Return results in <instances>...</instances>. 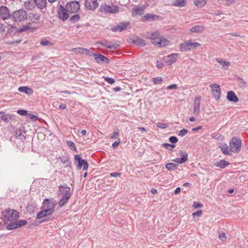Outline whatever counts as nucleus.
Returning a JSON list of instances; mask_svg holds the SVG:
<instances>
[{
    "label": "nucleus",
    "mask_w": 248,
    "mask_h": 248,
    "mask_svg": "<svg viewBox=\"0 0 248 248\" xmlns=\"http://www.w3.org/2000/svg\"><path fill=\"white\" fill-rule=\"evenodd\" d=\"M1 219L4 224L16 220L19 218V213L16 210L6 209L1 212Z\"/></svg>",
    "instance_id": "obj_1"
},
{
    "label": "nucleus",
    "mask_w": 248,
    "mask_h": 248,
    "mask_svg": "<svg viewBox=\"0 0 248 248\" xmlns=\"http://www.w3.org/2000/svg\"><path fill=\"white\" fill-rule=\"evenodd\" d=\"M11 20L15 23H22L27 19L28 15L26 11L21 8L16 10L11 13Z\"/></svg>",
    "instance_id": "obj_2"
},
{
    "label": "nucleus",
    "mask_w": 248,
    "mask_h": 248,
    "mask_svg": "<svg viewBox=\"0 0 248 248\" xmlns=\"http://www.w3.org/2000/svg\"><path fill=\"white\" fill-rule=\"evenodd\" d=\"M56 201L53 198H47L44 200L41 209H45L50 214H52L54 212V208L57 205Z\"/></svg>",
    "instance_id": "obj_3"
},
{
    "label": "nucleus",
    "mask_w": 248,
    "mask_h": 248,
    "mask_svg": "<svg viewBox=\"0 0 248 248\" xmlns=\"http://www.w3.org/2000/svg\"><path fill=\"white\" fill-rule=\"evenodd\" d=\"M242 141L237 137H232L230 140L229 146L231 152L238 153L241 151Z\"/></svg>",
    "instance_id": "obj_4"
},
{
    "label": "nucleus",
    "mask_w": 248,
    "mask_h": 248,
    "mask_svg": "<svg viewBox=\"0 0 248 248\" xmlns=\"http://www.w3.org/2000/svg\"><path fill=\"white\" fill-rule=\"evenodd\" d=\"M74 163L76 165L77 170H80L83 168V170H87L89 168L87 161L83 159L79 155L76 154L74 156Z\"/></svg>",
    "instance_id": "obj_5"
},
{
    "label": "nucleus",
    "mask_w": 248,
    "mask_h": 248,
    "mask_svg": "<svg viewBox=\"0 0 248 248\" xmlns=\"http://www.w3.org/2000/svg\"><path fill=\"white\" fill-rule=\"evenodd\" d=\"M201 46V44L197 42H191V40L186 41L180 45V50L181 52L188 51L192 48H196Z\"/></svg>",
    "instance_id": "obj_6"
},
{
    "label": "nucleus",
    "mask_w": 248,
    "mask_h": 248,
    "mask_svg": "<svg viewBox=\"0 0 248 248\" xmlns=\"http://www.w3.org/2000/svg\"><path fill=\"white\" fill-rule=\"evenodd\" d=\"M119 7L117 5H113L112 6L108 5L106 3H103L100 5L99 11L101 13L110 14H116L119 12Z\"/></svg>",
    "instance_id": "obj_7"
},
{
    "label": "nucleus",
    "mask_w": 248,
    "mask_h": 248,
    "mask_svg": "<svg viewBox=\"0 0 248 248\" xmlns=\"http://www.w3.org/2000/svg\"><path fill=\"white\" fill-rule=\"evenodd\" d=\"M58 193L59 195H62V197L67 196L70 198L71 196L70 187L66 184H63L59 186Z\"/></svg>",
    "instance_id": "obj_8"
},
{
    "label": "nucleus",
    "mask_w": 248,
    "mask_h": 248,
    "mask_svg": "<svg viewBox=\"0 0 248 248\" xmlns=\"http://www.w3.org/2000/svg\"><path fill=\"white\" fill-rule=\"evenodd\" d=\"M68 10L65 8L62 5H60L58 7V16L60 19L62 21H65L69 17Z\"/></svg>",
    "instance_id": "obj_9"
},
{
    "label": "nucleus",
    "mask_w": 248,
    "mask_h": 248,
    "mask_svg": "<svg viewBox=\"0 0 248 248\" xmlns=\"http://www.w3.org/2000/svg\"><path fill=\"white\" fill-rule=\"evenodd\" d=\"M66 8L71 13H76L80 9V4L78 1H72L68 2L66 5Z\"/></svg>",
    "instance_id": "obj_10"
},
{
    "label": "nucleus",
    "mask_w": 248,
    "mask_h": 248,
    "mask_svg": "<svg viewBox=\"0 0 248 248\" xmlns=\"http://www.w3.org/2000/svg\"><path fill=\"white\" fill-rule=\"evenodd\" d=\"M41 210L38 212L36 216V218L38 219H41L39 221V223H42L43 222H47L49 220V219L47 217L51 214H50L45 209L43 208Z\"/></svg>",
    "instance_id": "obj_11"
},
{
    "label": "nucleus",
    "mask_w": 248,
    "mask_h": 248,
    "mask_svg": "<svg viewBox=\"0 0 248 248\" xmlns=\"http://www.w3.org/2000/svg\"><path fill=\"white\" fill-rule=\"evenodd\" d=\"M129 21L121 22L117 25L114 26L111 28V31L113 32H122L126 30L130 26Z\"/></svg>",
    "instance_id": "obj_12"
},
{
    "label": "nucleus",
    "mask_w": 248,
    "mask_h": 248,
    "mask_svg": "<svg viewBox=\"0 0 248 248\" xmlns=\"http://www.w3.org/2000/svg\"><path fill=\"white\" fill-rule=\"evenodd\" d=\"M210 87L211 88L214 97L217 100H218L220 99L221 94V90L219 85L216 83H212L210 85Z\"/></svg>",
    "instance_id": "obj_13"
},
{
    "label": "nucleus",
    "mask_w": 248,
    "mask_h": 248,
    "mask_svg": "<svg viewBox=\"0 0 248 248\" xmlns=\"http://www.w3.org/2000/svg\"><path fill=\"white\" fill-rule=\"evenodd\" d=\"M57 160H59L63 164L65 168H71L72 162L70 160V157L67 153H65L64 155H60L57 157Z\"/></svg>",
    "instance_id": "obj_14"
},
{
    "label": "nucleus",
    "mask_w": 248,
    "mask_h": 248,
    "mask_svg": "<svg viewBox=\"0 0 248 248\" xmlns=\"http://www.w3.org/2000/svg\"><path fill=\"white\" fill-rule=\"evenodd\" d=\"M11 15L10 10L9 8L5 6H1L0 7V18L3 20L8 19H11Z\"/></svg>",
    "instance_id": "obj_15"
},
{
    "label": "nucleus",
    "mask_w": 248,
    "mask_h": 248,
    "mask_svg": "<svg viewBox=\"0 0 248 248\" xmlns=\"http://www.w3.org/2000/svg\"><path fill=\"white\" fill-rule=\"evenodd\" d=\"M160 17L157 16L156 15L154 14H146L144 16H143L141 20L143 22H151L158 20Z\"/></svg>",
    "instance_id": "obj_16"
},
{
    "label": "nucleus",
    "mask_w": 248,
    "mask_h": 248,
    "mask_svg": "<svg viewBox=\"0 0 248 248\" xmlns=\"http://www.w3.org/2000/svg\"><path fill=\"white\" fill-rule=\"evenodd\" d=\"M98 44L101 45L103 46H106L109 49H117L119 47L120 45L116 42L112 43L111 42L107 41L104 43L101 41H97L95 43V45L97 46Z\"/></svg>",
    "instance_id": "obj_17"
},
{
    "label": "nucleus",
    "mask_w": 248,
    "mask_h": 248,
    "mask_svg": "<svg viewBox=\"0 0 248 248\" xmlns=\"http://www.w3.org/2000/svg\"><path fill=\"white\" fill-rule=\"evenodd\" d=\"M94 60L98 63L108 64L110 62V60L100 53L94 54Z\"/></svg>",
    "instance_id": "obj_18"
},
{
    "label": "nucleus",
    "mask_w": 248,
    "mask_h": 248,
    "mask_svg": "<svg viewBox=\"0 0 248 248\" xmlns=\"http://www.w3.org/2000/svg\"><path fill=\"white\" fill-rule=\"evenodd\" d=\"M179 152V154H180L181 157L180 158H176L172 161L178 164H183L187 161L188 154L185 151L183 152L182 150H180Z\"/></svg>",
    "instance_id": "obj_19"
},
{
    "label": "nucleus",
    "mask_w": 248,
    "mask_h": 248,
    "mask_svg": "<svg viewBox=\"0 0 248 248\" xmlns=\"http://www.w3.org/2000/svg\"><path fill=\"white\" fill-rule=\"evenodd\" d=\"M201 96H197L195 98L194 101V109L193 114L196 116H198L200 112Z\"/></svg>",
    "instance_id": "obj_20"
},
{
    "label": "nucleus",
    "mask_w": 248,
    "mask_h": 248,
    "mask_svg": "<svg viewBox=\"0 0 248 248\" xmlns=\"http://www.w3.org/2000/svg\"><path fill=\"white\" fill-rule=\"evenodd\" d=\"M98 6L97 0H85V6L90 10H95Z\"/></svg>",
    "instance_id": "obj_21"
},
{
    "label": "nucleus",
    "mask_w": 248,
    "mask_h": 248,
    "mask_svg": "<svg viewBox=\"0 0 248 248\" xmlns=\"http://www.w3.org/2000/svg\"><path fill=\"white\" fill-rule=\"evenodd\" d=\"M179 55L178 53H172L166 57H164V60L168 58V59L165 61V62L169 65H170L174 63L177 60V57Z\"/></svg>",
    "instance_id": "obj_22"
},
{
    "label": "nucleus",
    "mask_w": 248,
    "mask_h": 248,
    "mask_svg": "<svg viewBox=\"0 0 248 248\" xmlns=\"http://www.w3.org/2000/svg\"><path fill=\"white\" fill-rule=\"evenodd\" d=\"M152 43L160 47H165L169 45L170 41L163 37H161L157 41H152Z\"/></svg>",
    "instance_id": "obj_23"
},
{
    "label": "nucleus",
    "mask_w": 248,
    "mask_h": 248,
    "mask_svg": "<svg viewBox=\"0 0 248 248\" xmlns=\"http://www.w3.org/2000/svg\"><path fill=\"white\" fill-rule=\"evenodd\" d=\"M145 9V6L142 5L141 7H136L134 8L132 11V16L134 17L138 15H142L144 14Z\"/></svg>",
    "instance_id": "obj_24"
},
{
    "label": "nucleus",
    "mask_w": 248,
    "mask_h": 248,
    "mask_svg": "<svg viewBox=\"0 0 248 248\" xmlns=\"http://www.w3.org/2000/svg\"><path fill=\"white\" fill-rule=\"evenodd\" d=\"M226 98L229 101L233 103H236L239 101L238 98L234 92L232 91H228L227 93Z\"/></svg>",
    "instance_id": "obj_25"
},
{
    "label": "nucleus",
    "mask_w": 248,
    "mask_h": 248,
    "mask_svg": "<svg viewBox=\"0 0 248 248\" xmlns=\"http://www.w3.org/2000/svg\"><path fill=\"white\" fill-rule=\"evenodd\" d=\"M26 132L24 130L20 129L16 130L14 134V137L15 139H18L23 141L25 140L26 137L25 134Z\"/></svg>",
    "instance_id": "obj_26"
},
{
    "label": "nucleus",
    "mask_w": 248,
    "mask_h": 248,
    "mask_svg": "<svg viewBox=\"0 0 248 248\" xmlns=\"http://www.w3.org/2000/svg\"><path fill=\"white\" fill-rule=\"evenodd\" d=\"M230 163L224 159L219 160L218 161L214 163V165L216 167H219L220 169H224L228 166Z\"/></svg>",
    "instance_id": "obj_27"
},
{
    "label": "nucleus",
    "mask_w": 248,
    "mask_h": 248,
    "mask_svg": "<svg viewBox=\"0 0 248 248\" xmlns=\"http://www.w3.org/2000/svg\"><path fill=\"white\" fill-rule=\"evenodd\" d=\"M19 92L23 93L28 95H31L33 93V90L28 86H21L18 89Z\"/></svg>",
    "instance_id": "obj_28"
},
{
    "label": "nucleus",
    "mask_w": 248,
    "mask_h": 248,
    "mask_svg": "<svg viewBox=\"0 0 248 248\" xmlns=\"http://www.w3.org/2000/svg\"><path fill=\"white\" fill-rule=\"evenodd\" d=\"M36 6L40 9L45 8L46 6V0H33Z\"/></svg>",
    "instance_id": "obj_29"
},
{
    "label": "nucleus",
    "mask_w": 248,
    "mask_h": 248,
    "mask_svg": "<svg viewBox=\"0 0 248 248\" xmlns=\"http://www.w3.org/2000/svg\"><path fill=\"white\" fill-rule=\"evenodd\" d=\"M132 43L134 45L141 46H144L146 45L145 40L138 37H137L135 39L132 40Z\"/></svg>",
    "instance_id": "obj_30"
},
{
    "label": "nucleus",
    "mask_w": 248,
    "mask_h": 248,
    "mask_svg": "<svg viewBox=\"0 0 248 248\" xmlns=\"http://www.w3.org/2000/svg\"><path fill=\"white\" fill-rule=\"evenodd\" d=\"M219 148H220L221 151L222 152V153L225 155H231V152L230 150H229L228 147L226 143H223L221 144V145L219 146Z\"/></svg>",
    "instance_id": "obj_31"
},
{
    "label": "nucleus",
    "mask_w": 248,
    "mask_h": 248,
    "mask_svg": "<svg viewBox=\"0 0 248 248\" xmlns=\"http://www.w3.org/2000/svg\"><path fill=\"white\" fill-rule=\"evenodd\" d=\"M33 2L34 1L33 0H28L24 2V6L27 10H32L34 8Z\"/></svg>",
    "instance_id": "obj_32"
},
{
    "label": "nucleus",
    "mask_w": 248,
    "mask_h": 248,
    "mask_svg": "<svg viewBox=\"0 0 248 248\" xmlns=\"http://www.w3.org/2000/svg\"><path fill=\"white\" fill-rule=\"evenodd\" d=\"M15 115L14 114L9 115V114H3L0 116V118L1 120L8 123L10 122V120L14 119Z\"/></svg>",
    "instance_id": "obj_33"
},
{
    "label": "nucleus",
    "mask_w": 248,
    "mask_h": 248,
    "mask_svg": "<svg viewBox=\"0 0 248 248\" xmlns=\"http://www.w3.org/2000/svg\"><path fill=\"white\" fill-rule=\"evenodd\" d=\"M204 28L202 26L196 25L193 27L190 31L192 32L201 33L203 31Z\"/></svg>",
    "instance_id": "obj_34"
},
{
    "label": "nucleus",
    "mask_w": 248,
    "mask_h": 248,
    "mask_svg": "<svg viewBox=\"0 0 248 248\" xmlns=\"http://www.w3.org/2000/svg\"><path fill=\"white\" fill-rule=\"evenodd\" d=\"M186 3V0H176L172 3V5L174 6L182 7L185 6Z\"/></svg>",
    "instance_id": "obj_35"
},
{
    "label": "nucleus",
    "mask_w": 248,
    "mask_h": 248,
    "mask_svg": "<svg viewBox=\"0 0 248 248\" xmlns=\"http://www.w3.org/2000/svg\"><path fill=\"white\" fill-rule=\"evenodd\" d=\"M159 37V32L158 31H156L151 33L149 38L152 40L153 41H157Z\"/></svg>",
    "instance_id": "obj_36"
},
{
    "label": "nucleus",
    "mask_w": 248,
    "mask_h": 248,
    "mask_svg": "<svg viewBox=\"0 0 248 248\" xmlns=\"http://www.w3.org/2000/svg\"><path fill=\"white\" fill-rule=\"evenodd\" d=\"M177 164L173 163H168L166 165V168L169 170H174L177 169Z\"/></svg>",
    "instance_id": "obj_37"
},
{
    "label": "nucleus",
    "mask_w": 248,
    "mask_h": 248,
    "mask_svg": "<svg viewBox=\"0 0 248 248\" xmlns=\"http://www.w3.org/2000/svg\"><path fill=\"white\" fill-rule=\"evenodd\" d=\"M70 198H68V197L66 196L65 197H62V198L58 202L59 206L60 207H63L68 201Z\"/></svg>",
    "instance_id": "obj_38"
},
{
    "label": "nucleus",
    "mask_w": 248,
    "mask_h": 248,
    "mask_svg": "<svg viewBox=\"0 0 248 248\" xmlns=\"http://www.w3.org/2000/svg\"><path fill=\"white\" fill-rule=\"evenodd\" d=\"M206 2V0H194V4L199 7L204 6Z\"/></svg>",
    "instance_id": "obj_39"
},
{
    "label": "nucleus",
    "mask_w": 248,
    "mask_h": 248,
    "mask_svg": "<svg viewBox=\"0 0 248 248\" xmlns=\"http://www.w3.org/2000/svg\"><path fill=\"white\" fill-rule=\"evenodd\" d=\"M6 228L8 230H12L16 229H17V227L16 224V220L11 222L10 223L8 224Z\"/></svg>",
    "instance_id": "obj_40"
},
{
    "label": "nucleus",
    "mask_w": 248,
    "mask_h": 248,
    "mask_svg": "<svg viewBox=\"0 0 248 248\" xmlns=\"http://www.w3.org/2000/svg\"><path fill=\"white\" fill-rule=\"evenodd\" d=\"M161 146L165 149L172 151L173 149L175 147V144H171L169 143H164L161 145Z\"/></svg>",
    "instance_id": "obj_41"
},
{
    "label": "nucleus",
    "mask_w": 248,
    "mask_h": 248,
    "mask_svg": "<svg viewBox=\"0 0 248 248\" xmlns=\"http://www.w3.org/2000/svg\"><path fill=\"white\" fill-rule=\"evenodd\" d=\"M66 143H67V145L69 147H70V148L73 150L74 151V152H78V150H77V148L76 146V145L75 144L72 142V141L71 140H67L66 141Z\"/></svg>",
    "instance_id": "obj_42"
},
{
    "label": "nucleus",
    "mask_w": 248,
    "mask_h": 248,
    "mask_svg": "<svg viewBox=\"0 0 248 248\" xmlns=\"http://www.w3.org/2000/svg\"><path fill=\"white\" fill-rule=\"evenodd\" d=\"M29 29H30V26L29 25H24L22 26L19 29L17 28L16 31L18 33H21L28 31Z\"/></svg>",
    "instance_id": "obj_43"
},
{
    "label": "nucleus",
    "mask_w": 248,
    "mask_h": 248,
    "mask_svg": "<svg viewBox=\"0 0 248 248\" xmlns=\"http://www.w3.org/2000/svg\"><path fill=\"white\" fill-rule=\"evenodd\" d=\"M80 19V16L78 14H75V15H74L73 16H72L69 21V22H71V23H75L77 21H78Z\"/></svg>",
    "instance_id": "obj_44"
},
{
    "label": "nucleus",
    "mask_w": 248,
    "mask_h": 248,
    "mask_svg": "<svg viewBox=\"0 0 248 248\" xmlns=\"http://www.w3.org/2000/svg\"><path fill=\"white\" fill-rule=\"evenodd\" d=\"M74 51L76 53H79L81 54H85V50H86V48H82V47H78L74 48Z\"/></svg>",
    "instance_id": "obj_45"
},
{
    "label": "nucleus",
    "mask_w": 248,
    "mask_h": 248,
    "mask_svg": "<svg viewBox=\"0 0 248 248\" xmlns=\"http://www.w3.org/2000/svg\"><path fill=\"white\" fill-rule=\"evenodd\" d=\"M16 224L17 228H19L23 226H24L27 224V221L26 220H19L18 221L16 220Z\"/></svg>",
    "instance_id": "obj_46"
},
{
    "label": "nucleus",
    "mask_w": 248,
    "mask_h": 248,
    "mask_svg": "<svg viewBox=\"0 0 248 248\" xmlns=\"http://www.w3.org/2000/svg\"><path fill=\"white\" fill-rule=\"evenodd\" d=\"M156 126L157 127L161 128V129H166L167 128L169 125L167 124L161 123V122H158L156 124Z\"/></svg>",
    "instance_id": "obj_47"
},
{
    "label": "nucleus",
    "mask_w": 248,
    "mask_h": 248,
    "mask_svg": "<svg viewBox=\"0 0 248 248\" xmlns=\"http://www.w3.org/2000/svg\"><path fill=\"white\" fill-rule=\"evenodd\" d=\"M169 141L171 144H175L178 142V139L176 136H171L169 138Z\"/></svg>",
    "instance_id": "obj_48"
},
{
    "label": "nucleus",
    "mask_w": 248,
    "mask_h": 248,
    "mask_svg": "<svg viewBox=\"0 0 248 248\" xmlns=\"http://www.w3.org/2000/svg\"><path fill=\"white\" fill-rule=\"evenodd\" d=\"M104 80L106 82H108L110 84H112L115 83V80L114 78L110 77H105Z\"/></svg>",
    "instance_id": "obj_49"
},
{
    "label": "nucleus",
    "mask_w": 248,
    "mask_h": 248,
    "mask_svg": "<svg viewBox=\"0 0 248 248\" xmlns=\"http://www.w3.org/2000/svg\"><path fill=\"white\" fill-rule=\"evenodd\" d=\"M153 81L155 84H160L162 81V78L161 77H157L154 78Z\"/></svg>",
    "instance_id": "obj_50"
},
{
    "label": "nucleus",
    "mask_w": 248,
    "mask_h": 248,
    "mask_svg": "<svg viewBox=\"0 0 248 248\" xmlns=\"http://www.w3.org/2000/svg\"><path fill=\"white\" fill-rule=\"evenodd\" d=\"M187 132L188 130L184 128L179 132L178 135L180 137H184L187 133Z\"/></svg>",
    "instance_id": "obj_51"
},
{
    "label": "nucleus",
    "mask_w": 248,
    "mask_h": 248,
    "mask_svg": "<svg viewBox=\"0 0 248 248\" xmlns=\"http://www.w3.org/2000/svg\"><path fill=\"white\" fill-rule=\"evenodd\" d=\"M119 135V130L118 128L115 129L114 132L110 136V138L112 139H116V137Z\"/></svg>",
    "instance_id": "obj_52"
},
{
    "label": "nucleus",
    "mask_w": 248,
    "mask_h": 248,
    "mask_svg": "<svg viewBox=\"0 0 248 248\" xmlns=\"http://www.w3.org/2000/svg\"><path fill=\"white\" fill-rule=\"evenodd\" d=\"M17 113L21 116H26L28 114L27 110L25 109H18L17 111Z\"/></svg>",
    "instance_id": "obj_53"
},
{
    "label": "nucleus",
    "mask_w": 248,
    "mask_h": 248,
    "mask_svg": "<svg viewBox=\"0 0 248 248\" xmlns=\"http://www.w3.org/2000/svg\"><path fill=\"white\" fill-rule=\"evenodd\" d=\"M27 115H28L29 116L28 118L32 120V121H35L38 120V116L36 115H34L31 113H28Z\"/></svg>",
    "instance_id": "obj_54"
},
{
    "label": "nucleus",
    "mask_w": 248,
    "mask_h": 248,
    "mask_svg": "<svg viewBox=\"0 0 248 248\" xmlns=\"http://www.w3.org/2000/svg\"><path fill=\"white\" fill-rule=\"evenodd\" d=\"M193 206L195 209L201 208L203 206L202 204L198 202H194L193 203Z\"/></svg>",
    "instance_id": "obj_55"
},
{
    "label": "nucleus",
    "mask_w": 248,
    "mask_h": 248,
    "mask_svg": "<svg viewBox=\"0 0 248 248\" xmlns=\"http://www.w3.org/2000/svg\"><path fill=\"white\" fill-rule=\"evenodd\" d=\"M51 43L50 41H49L48 40H42L40 42L41 45L43 46H49V45L51 44Z\"/></svg>",
    "instance_id": "obj_56"
},
{
    "label": "nucleus",
    "mask_w": 248,
    "mask_h": 248,
    "mask_svg": "<svg viewBox=\"0 0 248 248\" xmlns=\"http://www.w3.org/2000/svg\"><path fill=\"white\" fill-rule=\"evenodd\" d=\"M167 89L168 90H176L178 89V86L176 84H172L167 86Z\"/></svg>",
    "instance_id": "obj_57"
},
{
    "label": "nucleus",
    "mask_w": 248,
    "mask_h": 248,
    "mask_svg": "<svg viewBox=\"0 0 248 248\" xmlns=\"http://www.w3.org/2000/svg\"><path fill=\"white\" fill-rule=\"evenodd\" d=\"M219 238L222 241H225L226 239V234H225V232H220L219 233Z\"/></svg>",
    "instance_id": "obj_58"
},
{
    "label": "nucleus",
    "mask_w": 248,
    "mask_h": 248,
    "mask_svg": "<svg viewBox=\"0 0 248 248\" xmlns=\"http://www.w3.org/2000/svg\"><path fill=\"white\" fill-rule=\"evenodd\" d=\"M31 15L32 16V17L34 18V19L37 20V21H39L40 20V18H41L40 15L37 14V13H34V14H32Z\"/></svg>",
    "instance_id": "obj_59"
},
{
    "label": "nucleus",
    "mask_w": 248,
    "mask_h": 248,
    "mask_svg": "<svg viewBox=\"0 0 248 248\" xmlns=\"http://www.w3.org/2000/svg\"><path fill=\"white\" fill-rule=\"evenodd\" d=\"M202 211L201 210H200L197 211L193 213L192 215L193 217H195V216L200 217L202 215Z\"/></svg>",
    "instance_id": "obj_60"
},
{
    "label": "nucleus",
    "mask_w": 248,
    "mask_h": 248,
    "mask_svg": "<svg viewBox=\"0 0 248 248\" xmlns=\"http://www.w3.org/2000/svg\"><path fill=\"white\" fill-rule=\"evenodd\" d=\"M218 62L222 64L223 65V66H228L230 64V62H227V61H223V60H220V61H218Z\"/></svg>",
    "instance_id": "obj_61"
},
{
    "label": "nucleus",
    "mask_w": 248,
    "mask_h": 248,
    "mask_svg": "<svg viewBox=\"0 0 248 248\" xmlns=\"http://www.w3.org/2000/svg\"><path fill=\"white\" fill-rule=\"evenodd\" d=\"M95 53H93L92 51L86 48V50H85V54L90 56H93L94 57V54Z\"/></svg>",
    "instance_id": "obj_62"
},
{
    "label": "nucleus",
    "mask_w": 248,
    "mask_h": 248,
    "mask_svg": "<svg viewBox=\"0 0 248 248\" xmlns=\"http://www.w3.org/2000/svg\"><path fill=\"white\" fill-rule=\"evenodd\" d=\"M164 66V63L161 61H157L156 67L158 68H162Z\"/></svg>",
    "instance_id": "obj_63"
},
{
    "label": "nucleus",
    "mask_w": 248,
    "mask_h": 248,
    "mask_svg": "<svg viewBox=\"0 0 248 248\" xmlns=\"http://www.w3.org/2000/svg\"><path fill=\"white\" fill-rule=\"evenodd\" d=\"M121 143V140L118 139L117 141H115L114 143H112V146L115 148L118 146V145Z\"/></svg>",
    "instance_id": "obj_64"
}]
</instances>
